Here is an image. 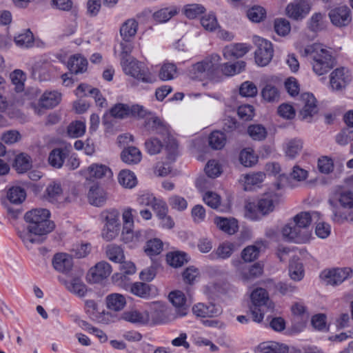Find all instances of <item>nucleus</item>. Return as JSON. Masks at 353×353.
I'll return each mask as SVG.
<instances>
[{"instance_id":"nucleus-22","label":"nucleus","mask_w":353,"mask_h":353,"mask_svg":"<svg viewBox=\"0 0 353 353\" xmlns=\"http://www.w3.org/2000/svg\"><path fill=\"white\" fill-rule=\"evenodd\" d=\"M263 273V267L259 263H255L247 266L241 263L240 274L241 278L244 282H248L260 276Z\"/></svg>"},{"instance_id":"nucleus-16","label":"nucleus","mask_w":353,"mask_h":353,"mask_svg":"<svg viewBox=\"0 0 353 353\" xmlns=\"http://www.w3.org/2000/svg\"><path fill=\"white\" fill-rule=\"evenodd\" d=\"M347 276L348 272L345 270L340 268L325 270L321 274L325 283L333 286L342 283L347 278Z\"/></svg>"},{"instance_id":"nucleus-12","label":"nucleus","mask_w":353,"mask_h":353,"mask_svg":"<svg viewBox=\"0 0 353 353\" xmlns=\"http://www.w3.org/2000/svg\"><path fill=\"white\" fill-rule=\"evenodd\" d=\"M169 299L175 307L174 315L176 318L183 317L188 314V307L184 293L179 290L171 292Z\"/></svg>"},{"instance_id":"nucleus-59","label":"nucleus","mask_w":353,"mask_h":353,"mask_svg":"<svg viewBox=\"0 0 353 353\" xmlns=\"http://www.w3.org/2000/svg\"><path fill=\"white\" fill-rule=\"evenodd\" d=\"M48 199L50 201H57L62 194L61 184L56 182H52L48 185L46 190Z\"/></svg>"},{"instance_id":"nucleus-3","label":"nucleus","mask_w":353,"mask_h":353,"mask_svg":"<svg viewBox=\"0 0 353 353\" xmlns=\"http://www.w3.org/2000/svg\"><path fill=\"white\" fill-rule=\"evenodd\" d=\"M301 53L303 56L311 57L313 71L319 76L326 74L334 66V59L331 52L320 45L307 46Z\"/></svg>"},{"instance_id":"nucleus-20","label":"nucleus","mask_w":353,"mask_h":353,"mask_svg":"<svg viewBox=\"0 0 353 353\" xmlns=\"http://www.w3.org/2000/svg\"><path fill=\"white\" fill-rule=\"evenodd\" d=\"M249 50L248 46L244 43L230 44L223 48V55L228 60L236 59L244 56Z\"/></svg>"},{"instance_id":"nucleus-7","label":"nucleus","mask_w":353,"mask_h":353,"mask_svg":"<svg viewBox=\"0 0 353 353\" xmlns=\"http://www.w3.org/2000/svg\"><path fill=\"white\" fill-rule=\"evenodd\" d=\"M252 305L250 311L254 321L260 323L264 316V307L268 309L272 307V303L270 301L268 293L261 288L255 289L250 295Z\"/></svg>"},{"instance_id":"nucleus-2","label":"nucleus","mask_w":353,"mask_h":353,"mask_svg":"<svg viewBox=\"0 0 353 353\" xmlns=\"http://www.w3.org/2000/svg\"><path fill=\"white\" fill-rule=\"evenodd\" d=\"M221 57L213 54L203 61L194 64L189 71V76L192 79L205 80L212 79L218 74L220 68L222 73L226 76H232L240 73L245 68V62L237 61L233 64L225 63L221 65Z\"/></svg>"},{"instance_id":"nucleus-29","label":"nucleus","mask_w":353,"mask_h":353,"mask_svg":"<svg viewBox=\"0 0 353 353\" xmlns=\"http://www.w3.org/2000/svg\"><path fill=\"white\" fill-rule=\"evenodd\" d=\"M87 59L81 55L76 54L71 57L68 62V68L71 73L79 74L87 70Z\"/></svg>"},{"instance_id":"nucleus-56","label":"nucleus","mask_w":353,"mask_h":353,"mask_svg":"<svg viewBox=\"0 0 353 353\" xmlns=\"http://www.w3.org/2000/svg\"><path fill=\"white\" fill-rule=\"evenodd\" d=\"M91 248L92 246L90 243L74 245L71 250L72 255L77 259L84 258L90 254Z\"/></svg>"},{"instance_id":"nucleus-15","label":"nucleus","mask_w":353,"mask_h":353,"mask_svg":"<svg viewBox=\"0 0 353 353\" xmlns=\"http://www.w3.org/2000/svg\"><path fill=\"white\" fill-rule=\"evenodd\" d=\"M351 81L349 71L344 68H336L330 75V85L334 90H339L345 88Z\"/></svg>"},{"instance_id":"nucleus-52","label":"nucleus","mask_w":353,"mask_h":353,"mask_svg":"<svg viewBox=\"0 0 353 353\" xmlns=\"http://www.w3.org/2000/svg\"><path fill=\"white\" fill-rule=\"evenodd\" d=\"M176 74V67L173 63L163 64L159 73V77L162 81L173 79Z\"/></svg>"},{"instance_id":"nucleus-48","label":"nucleus","mask_w":353,"mask_h":353,"mask_svg":"<svg viewBox=\"0 0 353 353\" xmlns=\"http://www.w3.org/2000/svg\"><path fill=\"white\" fill-rule=\"evenodd\" d=\"M26 192L21 187H12L9 189L7 197L10 203L14 204H20L26 199Z\"/></svg>"},{"instance_id":"nucleus-24","label":"nucleus","mask_w":353,"mask_h":353,"mask_svg":"<svg viewBox=\"0 0 353 353\" xmlns=\"http://www.w3.org/2000/svg\"><path fill=\"white\" fill-rule=\"evenodd\" d=\"M119 272L115 273L112 276V279L115 283H119V281H125L129 275H132L136 272V267L131 261L120 262Z\"/></svg>"},{"instance_id":"nucleus-14","label":"nucleus","mask_w":353,"mask_h":353,"mask_svg":"<svg viewBox=\"0 0 353 353\" xmlns=\"http://www.w3.org/2000/svg\"><path fill=\"white\" fill-rule=\"evenodd\" d=\"M192 312L199 317L210 318L219 316L221 314L222 310L220 306L212 303L207 304L199 303L193 306Z\"/></svg>"},{"instance_id":"nucleus-57","label":"nucleus","mask_w":353,"mask_h":353,"mask_svg":"<svg viewBox=\"0 0 353 353\" xmlns=\"http://www.w3.org/2000/svg\"><path fill=\"white\" fill-rule=\"evenodd\" d=\"M129 105L117 103L110 110V113L114 118L123 119L129 117Z\"/></svg>"},{"instance_id":"nucleus-60","label":"nucleus","mask_w":353,"mask_h":353,"mask_svg":"<svg viewBox=\"0 0 353 353\" xmlns=\"http://www.w3.org/2000/svg\"><path fill=\"white\" fill-rule=\"evenodd\" d=\"M145 148L148 154L154 155L161 151L163 144L158 139L151 138L145 142Z\"/></svg>"},{"instance_id":"nucleus-35","label":"nucleus","mask_w":353,"mask_h":353,"mask_svg":"<svg viewBox=\"0 0 353 353\" xmlns=\"http://www.w3.org/2000/svg\"><path fill=\"white\" fill-rule=\"evenodd\" d=\"M289 275L291 279L295 281H299L304 276V270L303 264L298 258H292L289 265Z\"/></svg>"},{"instance_id":"nucleus-13","label":"nucleus","mask_w":353,"mask_h":353,"mask_svg":"<svg viewBox=\"0 0 353 353\" xmlns=\"http://www.w3.org/2000/svg\"><path fill=\"white\" fill-rule=\"evenodd\" d=\"M112 272L110 265L104 261L97 263L88 272L89 280L93 283H98L106 279Z\"/></svg>"},{"instance_id":"nucleus-45","label":"nucleus","mask_w":353,"mask_h":353,"mask_svg":"<svg viewBox=\"0 0 353 353\" xmlns=\"http://www.w3.org/2000/svg\"><path fill=\"white\" fill-rule=\"evenodd\" d=\"M107 257L112 261L119 263L124 259L123 249L115 244H111L106 248Z\"/></svg>"},{"instance_id":"nucleus-32","label":"nucleus","mask_w":353,"mask_h":353,"mask_svg":"<svg viewBox=\"0 0 353 353\" xmlns=\"http://www.w3.org/2000/svg\"><path fill=\"white\" fill-rule=\"evenodd\" d=\"M319 213L317 212L312 213L301 212L293 218L294 225H297L301 230L305 229L311 224L312 217H319Z\"/></svg>"},{"instance_id":"nucleus-47","label":"nucleus","mask_w":353,"mask_h":353,"mask_svg":"<svg viewBox=\"0 0 353 353\" xmlns=\"http://www.w3.org/2000/svg\"><path fill=\"white\" fill-rule=\"evenodd\" d=\"M130 291L132 294L141 298H147L150 294V287L142 282H135L130 285Z\"/></svg>"},{"instance_id":"nucleus-10","label":"nucleus","mask_w":353,"mask_h":353,"mask_svg":"<svg viewBox=\"0 0 353 353\" xmlns=\"http://www.w3.org/2000/svg\"><path fill=\"white\" fill-rule=\"evenodd\" d=\"M300 101L303 108L300 110L299 117L303 120L310 119L313 115L317 113L316 99L312 94L304 93L301 96Z\"/></svg>"},{"instance_id":"nucleus-44","label":"nucleus","mask_w":353,"mask_h":353,"mask_svg":"<svg viewBox=\"0 0 353 353\" xmlns=\"http://www.w3.org/2000/svg\"><path fill=\"white\" fill-rule=\"evenodd\" d=\"M101 216L105 221V225L121 227L119 221L120 213L117 210L110 209L105 210L101 213Z\"/></svg>"},{"instance_id":"nucleus-58","label":"nucleus","mask_w":353,"mask_h":353,"mask_svg":"<svg viewBox=\"0 0 353 353\" xmlns=\"http://www.w3.org/2000/svg\"><path fill=\"white\" fill-rule=\"evenodd\" d=\"M85 131V123L80 121L71 123L68 128V134L72 137H81L84 134Z\"/></svg>"},{"instance_id":"nucleus-36","label":"nucleus","mask_w":353,"mask_h":353,"mask_svg":"<svg viewBox=\"0 0 353 353\" xmlns=\"http://www.w3.org/2000/svg\"><path fill=\"white\" fill-rule=\"evenodd\" d=\"M13 168L19 174L26 172L32 168L30 157L23 153L17 155L15 158Z\"/></svg>"},{"instance_id":"nucleus-64","label":"nucleus","mask_w":353,"mask_h":353,"mask_svg":"<svg viewBox=\"0 0 353 353\" xmlns=\"http://www.w3.org/2000/svg\"><path fill=\"white\" fill-rule=\"evenodd\" d=\"M290 30V23L287 19L281 18L274 21V30L279 35L285 36Z\"/></svg>"},{"instance_id":"nucleus-6","label":"nucleus","mask_w":353,"mask_h":353,"mask_svg":"<svg viewBox=\"0 0 353 353\" xmlns=\"http://www.w3.org/2000/svg\"><path fill=\"white\" fill-rule=\"evenodd\" d=\"M121 64L125 74L145 83H152L155 79L144 64L133 57L121 61Z\"/></svg>"},{"instance_id":"nucleus-4","label":"nucleus","mask_w":353,"mask_h":353,"mask_svg":"<svg viewBox=\"0 0 353 353\" xmlns=\"http://www.w3.org/2000/svg\"><path fill=\"white\" fill-rule=\"evenodd\" d=\"M145 127L155 133L165 137V150L167 152V159L174 161L179 154L178 143L170 134L168 126L160 118L156 116H151L145 121Z\"/></svg>"},{"instance_id":"nucleus-42","label":"nucleus","mask_w":353,"mask_h":353,"mask_svg":"<svg viewBox=\"0 0 353 353\" xmlns=\"http://www.w3.org/2000/svg\"><path fill=\"white\" fill-rule=\"evenodd\" d=\"M234 251V245L230 243H223L211 254L213 259H225L229 258Z\"/></svg>"},{"instance_id":"nucleus-34","label":"nucleus","mask_w":353,"mask_h":353,"mask_svg":"<svg viewBox=\"0 0 353 353\" xmlns=\"http://www.w3.org/2000/svg\"><path fill=\"white\" fill-rule=\"evenodd\" d=\"M303 141L300 139H292L285 143V153L290 159H294L303 149Z\"/></svg>"},{"instance_id":"nucleus-26","label":"nucleus","mask_w":353,"mask_h":353,"mask_svg":"<svg viewBox=\"0 0 353 353\" xmlns=\"http://www.w3.org/2000/svg\"><path fill=\"white\" fill-rule=\"evenodd\" d=\"M150 315V325L166 323L176 319L171 310H159L153 311Z\"/></svg>"},{"instance_id":"nucleus-5","label":"nucleus","mask_w":353,"mask_h":353,"mask_svg":"<svg viewBox=\"0 0 353 353\" xmlns=\"http://www.w3.org/2000/svg\"><path fill=\"white\" fill-rule=\"evenodd\" d=\"M337 201L340 207L336 206L333 201H329L332 206V221L339 224L345 221H353V192L349 190L341 192Z\"/></svg>"},{"instance_id":"nucleus-11","label":"nucleus","mask_w":353,"mask_h":353,"mask_svg":"<svg viewBox=\"0 0 353 353\" xmlns=\"http://www.w3.org/2000/svg\"><path fill=\"white\" fill-rule=\"evenodd\" d=\"M328 15L332 23L336 27L346 26L352 21L351 11L347 6L332 9Z\"/></svg>"},{"instance_id":"nucleus-8","label":"nucleus","mask_w":353,"mask_h":353,"mask_svg":"<svg viewBox=\"0 0 353 353\" xmlns=\"http://www.w3.org/2000/svg\"><path fill=\"white\" fill-rule=\"evenodd\" d=\"M253 42L257 47L255 51V61L261 66L267 65L273 57V48L271 42L258 36H254Z\"/></svg>"},{"instance_id":"nucleus-41","label":"nucleus","mask_w":353,"mask_h":353,"mask_svg":"<svg viewBox=\"0 0 353 353\" xmlns=\"http://www.w3.org/2000/svg\"><path fill=\"white\" fill-rule=\"evenodd\" d=\"M118 180L121 185L128 188H132L137 184L134 174L128 170H121L119 174Z\"/></svg>"},{"instance_id":"nucleus-21","label":"nucleus","mask_w":353,"mask_h":353,"mask_svg":"<svg viewBox=\"0 0 353 353\" xmlns=\"http://www.w3.org/2000/svg\"><path fill=\"white\" fill-rule=\"evenodd\" d=\"M214 222L219 230L228 234H235L239 229L238 221L234 218L217 216Z\"/></svg>"},{"instance_id":"nucleus-54","label":"nucleus","mask_w":353,"mask_h":353,"mask_svg":"<svg viewBox=\"0 0 353 353\" xmlns=\"http://www.w3.org/2000/svg\"><path fill=\"white\" fill-rule=\"evenodd\" d=\"M163 250V243L158 239H154L147 241L145 247V252L148 256H155L161 253Z\"/></svg>"},{"instance_id":"nucleus-43","label":"nucleus","mask_w":353,"mask_h":353,"mask_svg":"<svg viewBox=\"0 0 353 353\" xmlns=\"http://www.w3.org/2000/svg\"><path fill=\"white\" fill-rule=\"evenodd\" d=\"M262 246H263V242H261V243L257 242L256 245H250V246L246 247L242 251V253H241L242 259L245 261H248V262L252 261L255 260L258 257L259 252H260V249L261 248Z\"/></svg>"},{"instance_id":"nucleus-46","label":"nucleus","mask_w":353,"mask_h":353,"mask_svg":"<svg viewBox=\"0 0 353 353\" xmlns=\"http://www.w3.org/2000/svg\"><path fill=\"white\" fill-rule=\"evenodd\" d=\"M166 260L170 265L174 268L181 267L188 262L186 254L180 252L168 253L166 256Z\"/></svg>"},{"instance_id":"nucleus-63","label":"nucleus","mask_w":353,"mask_h":353,"mask_svg":"<svg viewBox=\"0 0 353 353\" xmlns=\"http://www.w3.org/2000/svg\"><path fill=\"white\" fill-rule=\"evenodd\" d=\"M121 227L109 225H104L101 236L106 241H110L118 236Z\"/></svg>"},{"instance_id":"nucleus-9","label":"nucleus","mask_w":353,"mask_h":353,"mask_svg":"<svg viewBox=\"0 0 353 353\" xmlns=\"http://www.w3.org/2000/svg\"><path fill=\"white\" fill-rule=\"evenodd\" d=\"M311 5L307 0H294L285 8L286 15L296 21L303 19L310 12Z\"/></svg>"},{"instance_id":"nucleus-38","label":"nucleus","mask_w":353,"mask_h":353,"mask_svg":"<svg viewBox=\"0 0 353 353\" xmlns=\"http://www.w3.org/2000/svg\"><path fill=\"white\" fill-rule=\"evenodd\" d=\"M273 197L272 194H268L259 201L257 207L262 215H267L274 210V201Z\"/></svg>"},{"instance_id":"nucleus-50","label":"nucleus","mask_w":353,"mask_h":353,"mask_svg":"<svg viewBox=\"0 0 353 353\" xmlns=\"http://www.w3.org/2000/svg\"><path fill=\"white\" fill-rule=\"evenodd\" d=\"M248 133L255 141L264 140L268 134L266 128L261 124L250 125L248 128Z\"/></svg>"},{"instance_id":"nucleus-51","label":"nucleus","mask_w":353,"mask_h":353,"mask_svg":"<svg viewBox=\"0 0 353 353\" xmlns=\"http://www.w3.org/2000/svg\"><path fill=\"white\" fill-rule=\"evenodd\" d=\"M262 97L268 102L278 101L280 98V94L278 88L272 85L267 84L261 91Z\"/></svg>"},{"instance_id":"nucleus-19","label":"nucleus","mask_w":353,"mask_h":353,"mask_svg":"<svg viewBox=\"0 0 353 353\" xmlns=\"http://www.w3.org/2000/svg\"><path fill=\"white\" fill-rule=\"evenodd\" d=\"M122 318L133 323L146 325L150 323V315L147 310L139 311L133 310L127 311L123 313Z\"/></svg>"},{"instance_id":"nucleus-53","label":"nucleus","mask_w":353,"mask_h":353,"mask_svg":"<svg viewBox=\"0 0 353 353\" xmlns=\"http://www.w3.org/2000/svg\"><path fill=\"white\" fill-rule=\"evenodd\" d=\"M291 310L294 318L300 319L305 323L309 319L306 307L302 303H295L292 305Z\"/></svg>"},{"instance_id":"nucleus-30","label":"nucleus","mask_w":353,"mask_h":353,"mask_svg":"<svg viewBox=\"0 0 353 353\" xmlns=\"http://www.w3.org/2000/svg\"><path fill=\"white\" fill-rule=\"evenodd\" d=\"M307 28L318 32L325 28V15L321 12L314 13L307 22Z\"/></svg>"},{"instance_id":"nucleus-18","label":"nucleus","mask_w":353,"mask_h":353,"mask_svg":"<svg viewBox=\"0 0 353 353\" xmlns=\"http://www.w3.org/2000/svg\"><path fill=\"white\" fill-rule=\"evenodd\" d=\"M82 174L86 179H101L103 176H110L112 172L110 169L102 164L94 163L82 171Z\"/></svg>"},{"instance_id":"nucleus-25","label":"nucleus","mask_w":353,"mask_h":353,"mask_svg":"<svg viewBox=\"0 0 353 353\" xmlns=\"http://www.w3.org/2000/svg\"><path fill=\"white\" fill-rule=\"evenodd\" d=\"M88 200L91 205L101 207L106 201V193L101 188L97 185H93L88 192Z\"/></svg>"},{"instance_id":"nucleus-40","label":"nucleus","mask_w":353,"mask_h":353,"mask_svg":"<svg viewBox=\"0 0 353 353\" xmlns=\"http://www.w3.org/2000/svg\"><path fill=\"white\" fill-rule=\"evenodd\" d=\"M66 157L65 152L61 148L52 150L48 157V162L54 168H60L62 167Z\"/></svg>"},{"instance_id":"nucleus-49","label":"nucleus","mask_w":353,"mask_h":353,"mask_svg":"<svg viewBox=\"0 0 353 353\" xmlns=\"http://www.w3.org/2000/svg\"><path fill=\"white\" fill-rule=\"evenodd\" d=\"M209 145L214 150L222 149L226 141L225 134L220 131L212 132L209 137Z\"/></svg>"},{"instance_id":"nucleus-37","label":"nucleus","mask_w":353,"mask_h":353,"mask_svg":"<svg viewBox=\"0 0 353 353\" xmlns=\"http://www.w3.org/2000/svg\"><path fill=\"white\" fill-rule=\"evenodd\" d=\"M106 301L108 307L114 311L121 310L126 304L125 298L120 294H111L107 296Z\"/></svg>"},{"instance_id":"nucleus-17","label":"nucleus","mask_w":353,"mask_h":353,"mask_svg":"<svg viewBox=\"0 0 353 353\" xmlns=\"http://www.w3.org/2000/svg\"><path fill=\"white\" fill-rule=\"evenodd\" d=\"M52 265L57 271L68 273L73 266L72 257L65 253H57L52 259Z\"/></svg>"},{"instance_id":"nucleus-27","label":"nucleus","mask_w":353,"mask_h":353,"mask_svg":"<svg viewBox=\"0 0 353 353\" xmlns=\"http://www.w3.org/2000/svg\"><path fill=\"white\" fill-rule=\"evenodd\" d=\"M257 350L261 353H288V347L275 341H266L260 343Z\"/></svg>"},{"instance_id":"nucleus-39","label":"nucleus","mask_w":353,"mask_h":353,"mask_svg":"<svg viewBox=\"0 0 353 353\" xmlns=\"http://www.w3.org/2000/svg\"><path fill=\"white\" fill-rule=\"evenodd\" d=\"M14 42L19 47L30 48L34 44L33 34L30 30H25L14 37Z\"/></svg>"},{"instance_id":"nucleus-23","label":"nucleus","mask_w":353,"mask_h":353,"mask_svg":"<svg viewBox=\"0 0 353 353\" xmlns=\"http://www.w3.org/2000/svg\"><path fill=\"white\" fill-rule=\"evenodd\" d=\"M283 238L287 241L300 242L301 238V230L294 225L293 220L285 224L281 230Z\"/></svg>"},{"instance_id":"nucleus-61","label":"nucleus","mask_w":353,"mask_h":353,"mask_svg":"<svg viewBox=\"0 0 353 353\" xmlns=\"http://www.w3.org/2000/svg\"><path fill=\"white\" fill-rule=\"evenodd\" d=\"M263 215L258 210L257 205L254 203H248L245 205V216L252 221L261 219Z\"/></svg>"},{"instance_id":"nucleus-1","label":"nucleus","mask_w":353,"mask_h":353,"mask_svg":"<svg viewBox=\"0 0 353 353\" xmlns=\"http://www.w3.org/2000/svg\"><path fill=\"white\" fill-rule=\"evenodd\" d=\"M50 216V211L44 208L33 209L25 214L24 219L28 224L27 230L19 232V235L27 247L29 244L42 243L41 236L54 230L55 225L49 219Z\"/></svg>"},{"instance_id":"nucleus-55","label":"nucleus","mask_w":353,"mask_h":353,"mask_svg":"<svg viewBox=\"0 0 353 353\" xmlns=\"http://www.w3.org/2000/svg\"><path fill=\"white\" fill-rule=\"evenodd\" d=\"M67 289L70 292L80 297L83 296L87 292L85 285L78 279H72V281L67 285Z\"/></svg>"},{"instance_id":"nucleus-28","label":"nucleus","mask_w":353,"mask_h":353,"mask_svg":"<svg viewBox=\"0 0 353 353\" xmlns=\"http://www.w3.org/2000/svg\"><path fill=\"white\" fill-rule=\"evenodd\" d=\"M61 94L57 91H46L39 99L41 107L45 108H53L61 101Z\"/></svg>"},{"instance_id":"nucleus-31","label":"nucleus","mask_w":353,"mask_h":353,"mask_svg":"<svg viewBox=\"0 0 353 353\" xmlns=\"http://www.w3.org/2000/svg\"><path fill=\"white\" fill-rule=\"evenodd\" d=\"M121 158L125 163L137 164L141 161V153L136 147H128L122 151Z\"/></svg>"},{"instance_id":"nucleus-33","label":"nucleus","mask_w":353,"mask_h":353,"mask_svg":"<svg viewBox=\"0 0 353 353\" xmlns=\"http://www.w3.org/2000/svg\"><path fill=\"white\" fill-rule=\"evenodd\" d=\"M137 28L138 23L134 19H128L122 24L120 34L125 41H128L130 38L135 36Z\"/></svg>"},{"instance_id":"nucleus-62","label":"nucleus","mask_w":353,"mask_h":353,"mask_svg":"<svg viewBox=\"0 0 353 353\" xmlns=\"http://www.w3.org/2000/svg\"><path fill=\"white\" fill-rule=\"evenodd\" d=\"M201 24L203 28L210 32L215 30L219 27L216 18L214 14L205 15L201 19Z\"/></svg>"}]
</instances>
